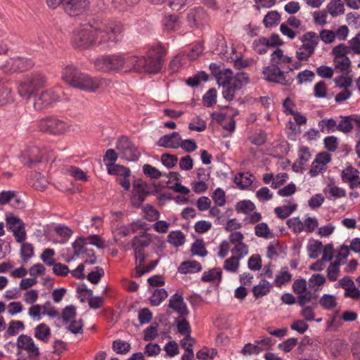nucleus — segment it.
<instances>
[{"mask_svg": "<svg viewBox=\"0 0 360 360\" xmlns=\"http://www.w3.org/2000/svg\"><path fill=\"white\" fill-rule=\"evenodd\" d=\"M123 32V25L118 21L101 22L96 26L87 25L72 32L71 43L79 50L89 49L95 44L103 50H108L122 40Z\"/></svg>", "mask_w": 360, "mask_h": 360, "instance_id": "1", "label": "nucleus"}, {"mask_svg": "<svg viewBox=\"0 0 360 360\" xmlns=\"http://www.w3.org/2000/svg\"><path fill=\"white\" fill-rule=\"evenodd\" d=\"M165 55L164 47L158 44L153 46L148 52L147 56H130L129 65H132V71L144 72L148 74L158 72L162 65V58Z\"/></svg>", "mask_w": 360, "mask_h": 360, "instance_id": "2", "label": "nucleus"}, {"mask_svg": "<svg viewBox=\"0 0 360 360\" xmlns=\"http://www.w3.org/2000/svg\"><path fill=\"white\" fill-rule=\"evenodd\" d=\"M129 59L130 56L124 58L117 54L107 55L96 58L94 65L98 70L104 72H117L122 70L132 71V65L128 63Z\"/></svg>", "mask_w": 360, "mask_h": 360, "instance_id": "3", "label": "nucleus"}, {"mask_svg": "<svg viewBox=\"0 0 360 360\" xmlns=\"http://www.w3.org/2000/svg\"><path fill=\"white\" fill-rule=\"evenodd\" d=\"M46 83V77L41 72H32L25 75L19 82L18 94L25 98H29Z\"/></svg>", "mask_w": 360, "mask_h": 360, "instance_id": "4", "label": "nucleus"}, {"mask_svg": "<svg viewBox=\"0 0 360 360\" xmlns=\"http://www.w3.org/2000/svg\"><path fill=\"white\" fill-rule=\"evenodd\" d=\"M263 74L266 80L283 86L291 85L295 78L292 68H288V70H281V68L276 64L265 67Z\"/></svg>", "mask_w": 360, "mask_h": 360, "instance_id": "5", "label": "nucleus"}, {"mask_svg": "<svg viewBox=\"0 0 360 360\" xmlns=\"http://www.w3.org/2000/svg\"><path fill=\"white\" fill-rule=\"evenodd\" d=\"M301 46L297 49L295 55L300 61H307L314 53L319 42V37L314 32H308L300 37Z\"/></svg>", "mask_w": 360, "mask_h": 360, "instance_id": "6", "label": "nucleus"}, {"mask_svg": "<svg viewBox=\"0 0 360 360\" xmlns=\"http://www.w3.org/2000/svg\"><path fill=\"white\" fill-rule=\"evenodd\" d=\"M110 82L101 77H93L82 72L77 82H74L70 86L86 92H96L109 86Z\"/></svg>", "mask_w": 360, "mask_h": 360, "instance_id": "7", "label": "nucleus"}, {"mask_svg": "<svg viewBox=\"0 0 360 360\" xmlns=\"http://www.w3.org/2000/svg\"><path fill=\"white\" fill-rule=\"evenodd\" d=\"M38 128L42 132L61 134L68 129V124L56 117H46L39 121Z\"/></svg>", "mask_w": 360, "mask_h": 360, "instance_id": "8", "label": "nucleus"}, {"mask_svg": "<svg viewBox=\"0 0 360 360\" xmlns=\"http://www.w3.org/2000/svg\"><path fill=\"white\" fill-rule=\"evenodd\" d=\"M117 149L120 152L122 157L127 161H136L141 156L138 148L125 136L119 139Z\"/></svg>", "mask_w": 360, "mask_h": 360, "instance_id": "9", "label": "nucleus"}, {"mask_svg": "<svg viewBox=\"0 0 360 360\" xmlns=\"http://www.w3.org/2000/svg\"><path fill=\"white\" fill-rule=\"evenodd\" d=\"M217 83L219 86H227L234 84L235 82H238L240 80L249 82V78L246 73L243 72H238L235 77L233 76V72L230 69H224L219 70L218 74L215 75Z\"/></svg>", "mask_w": 360, "mask_h": 360, "instance_id": "10", "label": "nucleus"}, {"mask_svg": "<svg viewBox=\"0 0 360 360\" xmlns=\"http://www.w3.org/2000/svg\"><path fill=\"white\" fill-rule=\"evenodd\" d=\"M60 96L53 89H46L43 91L39 96L35 99L34 107L37 110H41L49 106L52 103L58 101Z\"/></svg>", "mask_w": 360, "mask_h": 360, "instance_id": "11", "label": "nucleus"}, {"mask_svg": "<svg viewBox=\"0 0 360 360\" xmlns=\"http://www.w3.org/2000/svg\"><path fill=\"white\" fill-rule=\"evenodd\" d=\"M341 287L345 290L344 296L356 300L360 299V290L356 287L354 281L348 276H344L335 285V288Z\"/></svg>", "mask_w": 360, "mask_h": 360, "instance_id": "12", "label": "nucleus"}, {"mask_svg": "<svg viewBox=\"0 0 360 360\" xmlns=\"http://www.w3.org/2000/svg\"><path fill=\"white\" fill-rule=\"evenodd\" d=\"M25 155H26L27 159V162L25 164L31 168H35L38 164L42 163L48 159L46 151L38 147L30 148Z\"/></svg>", "mask_w": 360, "mask_h": 360, "instance_id": "13", "label": "nucleus"}, {"mask_svg": "<svg viewBox=\"0 0 360 360\" xmlns=\"http://www.w3.org/2000/svg\"><path fill=\"white\" fill-rule=\"evenodd\" d=\"M89 5L87 0H64L63 8L70 15H78L86 11Z\"/></svg>", "mask_w": 360, "mask_h": 360, "instance_id": "14", "label": "nucleus"}, {"mask_svg": "<svg viewBox=\"0 0 360 360\" xmlns=\"http://www.w3.org/2000/svg\"><path fill=\"white\" fill-rule=\"evenodd\" d=\"M33 63L30 59L16 57L6 61V68L10 72L25 71L30 69Z\"/></svg>", "mask_w": 360, "mask_h": 360, "instance_id": "15", "label": "nucleus"}, {"mask_svg": "<svg viewBox=\"0 0 360 360\" xmlns=\"http://www.w3.org/2000/svg\"><path fill=\"white\" fill-rule=\"evenodd\" d=\"M207 19L206 11L202 7L191 9L187 15V20L191 27H198Z\"/></svg>", "mask_w": 360, "mask_h": 360, "instance_id": "16", "label": "nucleus"}, {"mask_svg": "<svg viewBox=\"0 0 360 360\" xmlns=\"http://www.w3.org/2000/svg\"><path fill=\"white\" fill-rule=\"evenodd\" d=\"M181 138L179 132L174 131L161 136L158 139L157 145L160 147L176 149L181 145Z\"/></svg>", "mask_w": 360, "mask_h": 360, "instance_id": "17", "label": "nucleus"}, {"mask_svg": "<svg viewBox=\"0 0 360 360\" xmlns=\"http://www.w3.org/2000/svg\"><path fill=\"white\" fill-rule=\"evenodd\" d=\"M169 307L173 309L181 317H185L189 314L186 304L184 302L181 295L174 294L169 300Z\"/></svg>", "mask_w": 360, "mask_h": 360, "instance_id": "18", "label": "nucleus"}, {"mask_svg": "<svg viewBox=\"0 0 360 360\" xmlns=\"http://www.w3.org/2000/svg\"><path fill=\"white\" fill-rule=\"evenodd\" d=\"M17 346L20 349L26 350L31 356H38L39 349L35 346L32 338L25 335H20L17 341Z\"/></svg>", "mask_w": 360, "mask_h": 360, "instance_id": "19", "label": "nucleus"}, {"mask_svg": "<svg viewBox=\"0 0 360 360\" xmlns=\"http://www.w3.org/2000/svg\"><path fill=\"white\" fill-rule=\"evenodd\" d=\"M62 79L64 82L71 86L73 82L78 80L82 72L73 64H67L62 70Z\"/></svg>", "mask_w": 360, "mask_h": 360, "instance_id": "20", "label": "nucleus"}, {"mask_svg": "<svg viewBox=\"0 0 360 360\" xmlns=\"http://www.w3.org/2000/svg\"><path fill=\"white\" fill-rule=\"evenodd\" d=\"M62 79L64 82L71 86L73 82L78 80L82 72L73 64H67L62 70Z\"/></svg>", "mask_w": 360, "mask_h": 360, "instance_id": "21", "label": "nucleus"}, {"mask_svg": "<svg viewBox=\"0 0 360 360\" xmlns=\"http://www.w3.org/2000/svg\"><path fill=\"white\" fill-rule=\"evenodd\" d=\"M62 79L64 82L71 86L73 82L78 80L82 72L73 64H67L62 70Z\"/></svg>", "mask_w": 360, "mask_h": 360, "instance_id": "22", "label": "nucleus"}, {"mask_svg": "<svg viewBox=\"0 0 360 360\" xmlns=\"http://www.w3.org/2000/svg\"><path fill=\"white\" fill-rule=\"evenodd\" d=\"M328 347L331 354L336 359L344 358L348 354L347 344L341 340L330 341Z\"/></svg>", "mask_w": 360, "mask_h": 360, "instance_id": "23", "label": "nucleus"}, {"mask_svg": "<svg viewBox=\"0 0 360 360\" xmlns=\"http://www.w3.org/2000/svg\"><path fill=\"white\" fill-rule=\"evenodd\" d=\"M359 172L352 166H348L342 171L341 177L345 183H348L349 188L354 189L357 187V180H359Z\"/></svg>", "mask_w": 360, "mask_h": 360, "instance_id": "24", "label": "nucleus"}, {"mask_svg": "<svg viewBox=\"0 0 360 360\" xmlns=\"http://www.w3.org/2000/svg\"><path fill=\"white\" fill-rule=\"evenodd\" d=\"M162 25L164 30L167 32H175L181 27L179 17L176 14H171L163 18Z\"/></svg>", "mask_w": 360, "mask_h": 360, "instance_id": "25", "label": "nucleus"}, {"mask_svg": "<svg viewBox=\"0 0 360 360\" xmlns=\"http://www.w3.org/2000/svg\"><path fill=\"white\" fill-rule=\"evenodd\" d=\"M354 123L360 127V120L356 119L353 116H345L339 122L337 126V130L347 134L354 128Z\"/></svg>", "mask_w": 360, "mask_h": 360, "instance_id": "26", "label": "nucleus"}, {"mask_svg": "<svg viewBox=\"0 0 360 360\" xmlns=\"http://www.w3.org/2000/svg\"><path fill=\"white\" fill-rule=\"evenodd\" d=\"M150 243L149 234L142 232L139 236H135L131 240V246L134 251H144V248Z\"/></svg>", "mask_w": 360, "mask_h": 360, "instance_id": "27", "label": "nucleus"}, {"mask_svg": "<svg viewBox=\"0 0 360 360\" xmlns=\"http://www.w3.org/2000/svg\"><path fill=\"white\" fill-rule=\"evenodd\" d=\"M292 60V58L284 55L283 51L281 49H276L271 55L272 64H276L281 68H284V65L291 63Z\"/></svg>", "mask_w": 360, "mask_h": 360, "instance_id": "28", "label": "nucleus"}, {"mask_svg": "<svg viewBox=\"0 0 360 360\" xmlns=\"http://www.w3.org/2000/svg\"><path fill=\"white\" fill-rule=\"evenodd\" d=\"M248 83V82H245L241 79L238 81V82H235L234 84L232 83L227 86H223L222 94L224 98L227 101H232L234 98L236 91L240 89Z\"/></svg>", "mask_w": 360, "mask_h": 360, "instance_id": "29", "label": "nucleus"}, {"mask_svg": "<svg viewBox=\"0 0 360 360\" xmlns=\"http://www.w3.org/2000/svg\"><path fill=\"white\" fill-rule=\"evenodd\" d=\"M202 266L200 262L197 261H186L182 262L179 268L178 271L181 274H194L200 271Z\"/></svg>", "mask_w": 360, "mask_h": 360, "instance_id": "30", "label": "nucleus"}, {"mask_svg": "<svg viewBox=\"0 0 360 360\" xmlns=\"http://www.w3.org/2000/svg\"><path fill=\"white\" fill-rule=\"evenodd\" d=\"M324 193L329 200L340 198L346 195L345 190L335 186V184H329L324 189Z\"/></svg>", "mask_w": 360, "mask_h": 360, "instance_id": "31", "label": "nucleus"}, {"mask_svg": "<svg viewBox=\"0 0 360 360\" xmlns=\"http://www.w3.org/2000/svg\"><path fill=\"white\" fill-rule=\"evenodd\" d=\"M253 176L249 173H240L235 176V184L241 189L248 188L252 183Z\"/></svg>", "mask_w": 360, "mask_h": 360, "instance_id": "32", "label": "nucleus"}, {"mask_svg": "<svg viewBox=\"0 0 360 360\" xmlns=\"http://www.w3.org/2000/svg\"><path fill=\"white\" fill-rule=\"evenodd\" d=\"M222 271L220 268H213L207 271H205L201 280L203 282H214L217 281L221 282Z\"/></svg>", "mask_w": 360, "mask_h": 360, "instance_id": "33", "label": "nucleus"}, {"mask_svg": "<svg viewBox=\"0 0 360 360\" xmlns=\"http://www.w3.org/2000/svg\"><path fill=\"white\" fill-rule=\"evenodd\" d=\"M318 126L323 133H332L337 130L338 123L333 118L323 119L319 121Z\"/></svg>", "mask_w": 360, "mask_h": 360, "instance_id": "34", "label": "nucleus"}, {"mask_svg": "<svg viewBox=\"0 0 360 360\" xmlns=\"http://www.w3.org/2000/svg\"><path fill=\"white\" fill-rule=\"evenodd\" d=\"M319 303L323 309L330 310L337 306V299L334 295L324 294L320 298Z\"/></svg>", "mask_w": 360, "mask_h": 360, "instance_id": "35", "label": "nucleus"}, {"mask_svg": "<svg viewBox=\"0 0 360 360\" xmlns=\"http://www.w3.org/2000/svg\"><path fill=\"white\" fill-rule=\"evenodd\" d=\"M269 48L268 38L261 37L253 41V49L259 54H264Z\"/></svg>", "mask_w": 360, "mask_h": 360, "instance_id": "36", "label": "nucleus"}, {"mask_svg": "<svg viewBox=\"0 0 360 360\" xmlns=\"http://www.w3.org/2000/svg\"><path fill=\"white\" fill-rule=\"evenodd\" d=\"M328 10L332 16H337L345 12L344 4L341 0H332L328 5Z\"/></svg>", "mask_w": 360, "mask_h": 360, "instance_id": "37", "label": "nucleus"}, {"mask_svg": "<svg viewBox=\"0 0 360 360\" xmlns=\"http://www.w3.org/2000/svg\"><path fill=\"white\" fill-rule=\"evenodd\" d=\"M188 58L184 53L176 55L169 63V68L172 72H178L183 65L186 63Z\"/></svg>", "mask_w": 360, "mask_h": 360, "instance_id": "38", "label": "nucleus"}, {"mask_svg": "<svg viewBox=\"0 0 360 360\" xmlns=\"http://www.w3.org/2000/svg\"><path fill=\"white\" fill-rule=\"evenodd\" d=\"M255 204L250 200H241L236 205V210L237 212L249 214L255 210Z\"/></svg>", "mask_w": 360, "mask_h": 360, "instance_id": "39", "label": "nucleus"}, {"mask_svg": "<svg viewBox=\"0 0 360 360\" xmlns=\"http://www.w3.org/2000/svg\"><path fill=\"white\" fill-rule=\"evenodd\" d=\"M51 330L45 323H40L35 328L36 338L46 342L50 336Z\"/></svg>", "mask_w": 360, "mask_h": 360, "instance_id": "40", "label": "nucleus"}, {"mask_svg": "<svg viewBox=\"0 0 360 360\" xmlns=\"http://www.w3.org/2000/svg\"><path fill=\"white\" fill-rule=\"evenodd\" d=\"M167 296V292L164 288L157 289L150 297V302L153 306H158Z\"/></svg>", "mask_w": 360, "mask_h": 360, "instance_id": "41", "label": "nucleus"}, {"mask_svg": "<svg viewBox=\"0 0 360 360\" xmlns=\"http://www.w3.org/2000/svg\"><path fill=\"white\" fill-rule=\"evenodd\" d=\"M270 290V284L269 282L263 280L262 281L259 285H257L253 287L252 292L255 297H262L266 295Z\"/></svg>", "mask_w": 360, "mask_h": 360, "instance_id": "42", "label": "nucleus"}, {"mask_svg": "<svg viewBox=\"0 0 360 360\" xmlns=\"http://www.w3.org/2000/svg\"><path fill=\"white\" fill-rule=\"evenodd\" d=\"M240 260L235 255L226 259L224 263V269L228 272L236 273L239 268Z\"/></svg>", "mask_w": 360, "mask_h": 360, "instance_id": "43", "label": "nucleus"}, {"mask_svg": "<svg viewBox=\"0 0 360 360\" xmlns=\"http://www.w3.org/2000/svg\"><path fill=\"white\" fill-rule=\"evenodd\" d=\"M292 278V275L288 272L287 266L282 267L281 274L276 276L274 285L277 287L282 286L284 283L290 282Z\"/></svg>", "mask_w": 360, "mask_h": 360, "instance_id": "44", "label": "nucleus"}, {"mask_svg": "<svg viewBox=\"0 0 360 360\" xmlns=\"http://www.w3.org/2000/svg\"><path fill=\"white\" fill-rule=\"evenodd\" d=\"M105 164L108 166V172L110 174L122 176L125 174L127 176H130L131 171L127 167L115 165L114 163L110 165Z\"/></svg>", "mask_w": 360, "mask_h": 360, "instance_id": "45", "label": "nucleus"}, {"mask_svg": "<svg viewBox=\"0 0 360 360\" xmlns=\"http://www.w3.org/2000/svg\"><path fill=\"white\" fill-rule=\"evenodd\" d=\"M255 235L260 238H270L273 237V234L271 233L269 226L266 223L262 222L257 224L255 227Z\"/></svg>", "mask_w": 360, "mask_h": 360, "instance_id": "46", "label": "nucleus"}, {"mask_svg": "<svg viewBox=\"0 0 360 360\" xmlns=\"http://www.w3.org/2000/svg\"><path fill=\"white\" fill-rule=\"evenodd\" d=\"M185 236L181 231H172L168 235V242L176 247L184 243Z\"/></svg>", "mask_w": 360, "mask_h": 360, "instance_id": "47", "label": "nucleus"}, {"mask_svg": "<svg viewBox=\"0 0 360 360\" xmlns=\"http://www.w3.org/2000/svg\"><path fill=\"white\" fill-rule=\"evenodd\" d=\"M112 349L120 354H126L128 353L131 349V345L129 343L122 340H116L112 342Z\"/></svg>", "mask_w": 360, "mask_h": 360, "instance_id": "48", "label": "nucleus"}, {"mask_svg": "<svg viewBox=\"0 0 360 360\" xmlns=\"http://www.w3.org/2000/svg\"><path fill=\"white\" fill-rule=\"evenodd\" d=\"M207 124L205 121L199 116L194 117L188 124V129L191 131L201 132L205 130Z\"/></svg>", "mask_w": 360, "mask_h": 360, "instance_id": "49", "label": "nucleus"}, {"mask_svg": "<svg viewBox=\"0 0 360 360\" xmlns=\"http://www.w3.org/2000/svg\"><path fill=\"white\" fill-rule=\"evenodd\" d=\"M297 209V205H284L275 208V213L281 219L289 217Z\"/></svg>", "mask_w": 360, "mask_h": 360, "instance_id": "50", "label": "nucleus"}, {"mask_svg": "<svg viewBox=\"0 0 360 360\" xmlns=\"http://www.w3.org/2000/svg\"><path fill=\"white\" fill-rule=\"evenodd\" d=\"M317 297L318 296L315 293L306 290L304 292H302V294H298L297 297V302L301 307H304L306 306L307 303L311 302L313 300L316 301Z\"/></svg>", "mask_w": 360, "mask_h": 360, "instance_id": "51", "label": "nucleus"}, {"mask_svg": "<svg viewBox=\"0 0 360 360\" xmlns=\"http://www.w3.org/2000/svg\"><path fill=\"white\" fill-rule=\"evenodd\" d=\"M191 252L194 255L200 257H205L207 255V251L205 247L202 240L198 239L192 245Z\"/></svg>", "mask_w": 360, "mask_h": 360, "instance_id": "52", "label": "nucleus"}, {"mask_svg": "<svg viewBox=\"0 0 360 360\" xmlns=\"http://www.w3.org/2000/svg\"><path fill=\"white\" fill-rule=\"evenodd\" d=\"M323 245L319 240H311L307 245V250L309 251V256L311 259H316L319 256V253L321 251Z\"/></svg>", "mask_w": 360, "mask_h": 360, "instance_id": "53", "label": "nucleus"}, {"mask_svg": "<svg viewBox=\"0 0 360 360\" xmlns=\"http://www.w3.org/2000/svg\"><path fill=\"white\" fill-rule=\"evenodd\" d=\"M76 314V307L73 305H69L63 309L61 319L64 323H68L75 318Z\"/></svg>", "mask_w": 360, "mask_h": 360, "instance_id": "54", "label": "nucleus"}, {"mask_svg": "<svg viewBox=\"0 0 360 360\" xmlns=\"http://www.w3.org/2000/svg\"><path fill=\"white\" fill-rule=\"evenodd\" d=\"M148 185L142 179H137L133 184V192L135 195L146 196L150 193L147 191Z\"/></svg>", "mask_w": 360, "mask_h": 360, "instance_id": "55", "label": "nucleus"}, {"mask_svg": "<svg viewBox=\"0 0 360 360\" xmlns=\"http://www.w3.org/2000/svg\"><path fill=\"white\" fill-rule=\"evenodd\" d=\"M217 355V351L215 349L204 348L198 351L196 357L199 360H212Z\"/></svg>", "mask_w": 360, "mask_h": 360, "instance_id": "56", "label": "nucleus"}, {"mask_svg": "<svg viewBox=\"0 0 360 360\" xmlns=\"http://www.w3.org/2000/svg\"><path fill=\"white\" fill-rule=\"evenodd\" d=\"M280 14L277 11H273L265 15L263 22L266 27H271L276 25L280 21Z\"/></svg>", "mask_w": 360, "mask_h": 360, "instance_id": "57", "label": "nucleus"}, {"mask_svg": "<svg viewBox=\"0 0 360 360\" xmlns=\"http://www.w3.org/2000/svg\"><path fill=\"white\" fill-rule=\"evenodd\" d=\"M34 255V248L32 244L24 243L21 246L20 256L23 262L27 263V261Z\"/></svg>", "mask_w": 360, "mask_h": 360, "instance_id": "58", "label": "nucleus"}, {"mask_svg": "<svg viewBox=\"0 0 360 360\" xmlns=\"http://www.w3.org/2000/svg\"><path fill=\"white\" fill-rule=\"evenodd\" d=\"M6 228L12 231L16 227L18 226V225H21V224H24V222L18 217L15 216L12 213L6 214Z\"/></svg>", "mask_w": 360, "mask_h": 360, "instance_id": "59", "label": "nucleus"}, {"mask_svg": "<svg viewBox=\"0 0 360 360\" xmlns=\"http://www.w3.org/2000/svg\"><path fill=\"white\" fill-rule=\"evenodd\" d=\"M182 319H176L175 323H176L177 329L179 333L181 335H188V334L191 335V326L188 321L185 319V317H182Z\"/></svg>", "mask_w": 360, "mask_h": 360, "instance_id": "60", "label": "nucleus"}, {"mask_svg": "<svg viewBox=\"0 0 360 360\" xmlns=\"http://www.w3.org/2000/svg\"><path fill=\"white\" fill-rule=\"evenodd\" d=\"M202 101L205 106L211 107L217 102V91L215 89H210L202 97Z\"/></svg>", "mask_w": 360, "mask_h": 360, "instance_id": "61", "label": "nucleus"}, {"mask_svg": "<svg viewBox=\"0 0 360 360\" xmlns=\"http://www.w3.org/2000/svg\"><path fill=\"white\" fill-rule=\"evenodd\" d=\"M287 225L295 233H300L304 230L303 222L299 217H292L287 221Z\"/></svg>", "mask_w": 360, "mask_h": 360, "instance_id": "62", "label": "nucleus"}, {"mask_svg": "<svg viewBox=\"0 0 360 360\" xmlns=\"http://www.w3.org/2000/svg\"><path fill=\"white\" fill-rule=\"evenodd\" d=\"M161 162L166 167L171 169L176 165L178 158L175 155L165 153L161 156Z\"/></svg>", "mask_w": 360, "mask_h": 360, "instance_id": "63", "label": "nucleus"}, {"mask_svg": "<svg viewBox=\"0 0 360 360\" xmlns=\"http://www.w3.org/2000/svg\"><path fill=\"white\" fill-rule=\"evenodd\" d=\"M351 350L354 357L360 359V334L353 335Z\"/></svg>", "mask_w": 360, "mask_h": 360, "instance_id": "64", "label": "nucleus"}]
</instances>
